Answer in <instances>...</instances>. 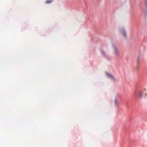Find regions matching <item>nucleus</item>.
Segmentation results:
<instances>
[{
    "mask_svg": "<svg viewBox=\"0 0 147 147\" xmlns=\"http://www.w3.org/2000/svg\"><path fill=\"white\" fill-rule=\"evenodd\" d=\"M113 53L115 58H118L119 57L120 53L117 48L114 46H113Z\"/></svg>",
    "mask_w": 147,
    "mask_h": 147,
    "instance_id": "1",
    "label": "nucleus"
},
{
    "mask_svg": "<svg viewBox=\"0 0 147 147\" xmlns=\"http://www.w3.org/2000/svg\"><path fill=\"white\" fill-rule=\"evenodd\" d=\"M106 74L108 77L111 78L112 80H115V79L111 74L108 72L106 73Z\"/></svg>",
    "mask_w": 147,
    "mask_h": 147,
    "instance_id": "2",
    "label": "nucleus"
},
{
    "mask_svg": "<svg viewBox=\"0 0 147 147\" xmlns=\"http://www.w3.org/2000/svg\"><path fill=\"white\" fill-rule=\"evenodd\" d=\"M121 32L123 34L125 37H127V34L125 30L124 29H122L120 30Z\"/></svg>",
    "mask_w": 147,
    "mask_h": 147,
    "instance_id": "3",
    "label": "nucleus"
},
{
    "mask_svg": "<svg viewBox=\"0 0 147 147\" xmlns=\"http://www.w3.org/2000/svg\"><path fill=\"white\" fill-rule=\"evenodd\" d=\"M139 96L140 98L142 97L143 95V92H140L139 93Z\"/></svg>",
    "mask_w": 147,
    "mask_h": 147,
    "instance_id": "4",
    "label": "nucleus"
},
{
    "mask_svg": "<svg viewBox=\"0 0 147 147\" xmlns=\"http://www.w3.org/2000/svg\"><path fill=\"white\" fill-rule=\"evenodd\" d=\"M115 104L116 105V106H117L118 105H119L118 102V101H117V100L116 99L115 100Z\"/></svg>",
    "mask_w": 147,
    "mask_h": 147,
    "instance_id": "5",
    "label": "nucleus"
},
{
    "mask_svg": "<svg viewBox=\"0 0 147 147\" xmlns=\"http://www.w3.org/2000/svg\"><path fill=\"white\" fill-rule=\"evenodd\" d=\"M101 52L102 54L103 55V56H106L105 53L103 51H102Z\"/></svg>",
    "mask_w": 147,
    "mask_h": 147,
    "instance_id": "6",
    "label": "nucleus"
},
{
    "mask_svg": "<svg viewBox=\"0 0 147 147\" xmlns=\"http://www.w3.org/2000/svg\"><path fill=\"white\" fill-rule=\"evenodd\" d=\"M52 2L51 0H47L46 2V3H51Z\"/></svg>",
    "mask_w": 147,
    "mask_h": 147,
    "instance_id": "7",
    "label": "nucleus"
},
{
    "mask_svg": "<svg viewBox=\"0 0 147 147\" xmlns=\"http://www.w3.org/2000/svg\"><path fill=\"white\" fill-rule=\"evenodd\" d=\"M139 60H140V59L139 57H138V60H137V64L138 65L139 63Z\"/></svg>",
    "mask_w": 147,
    "mask_h": 147,
    "instance_id": "8",
    "label": "nucleus"
},
{
    "mask_svg": "<svg viewBox=\"0 0 147 147\" xmlns=\"http://www.w3.org/2000/svg\"><path fill=\"white\" fill-rule=\"evenodd\" d=\"M146 3L147 5V0L146 1Z\"/></svg>",
    "mask_w": 147,
    "mask_h": 147,
    "instance_id": "9",
    "label": "nucleus"
},
{
    "mask_svg": "<svg viewBox=\"0 0 147 147\" xmlns=\"http://www.w3.org/2000/svg\"><path fill=\"white\" fill-rule=\"evenodd\" d=\"M138 66L137 67V69H138Z\"/></svg>",
    "mask_w": 147,
    "mask_h": 147,
    "instance_id": "10",
    "label": "nucleus"
}]
</instances>
